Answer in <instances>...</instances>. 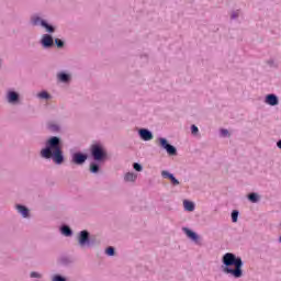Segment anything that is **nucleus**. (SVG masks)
<instances>
[{
  "mask_svg": "<svg viewBox=\"0 0 281 281\" xmlns=\"http://www.w3.org/2000/svg\"><path fill=\"white\" fill-rule=\"evenodd\" d=\"M19 100V94L14 91L8 93V102H16Z\"/></svg>",
  "mask_w": 281,
  "mask_h": 281,
  "instance_id": "4468645a",
  "label": "nucleus"
},
{
  "mask_svg": "<svg viewBox=\"0 0 281 281\" xmlns=\"http://www.w3.org/2000/svg\"><path fill=\"white\" fill-rule=\"evenodd\" d=\"M58 78L61 82H67L69 80V75L61 72L58 75Z\"/></svg>",
  "mask_w": 281,
  "mask_h": 281,
  "instance_id": "f3484780",
  "label": "nucleus"
},
{
  "mask_svg": "<svg viewBox=\"0 0 281 281\" xmlns=\"http://www.w3.org/2000/svg\"><path fill=\"white\" fill-rule=\"evenodd\" d=\"M248 199H249V201H251V203H258V194H256V193H250L248 195Z\"/></svg>",
  "mask_w": 281,
  "mask_h": 281,
  "instance_id": "a211bd4d",
  "label": "nucleus"
},
{
  "mask_svg": "<svg viewBox=\"0 0 281 281\" xmlns=\"http://www.w3.org/2000/svg\"><path fill=\"white\" fill-rule=\"evenodd\" d=\"M61 234H64V236H71V228H69V226H63Z\"/></svg>",
  "mask_w": 281,
  "mask_h": 281,
  "instance_id": "dca6fc26",
  "label": "nucleus"
},
{
  "mask_svg": "<svg viewBox=\"0 0 281 281\" xmlns=\"http://www.w3.org/2000/svg\"><path fill=\"white\" fill-rule=\"evenodd\" d=\"M135 179H137V175H135L133 172H127L124 177V181H126V182H133V181H135Z\"/></svg>",
  "mask_w": 281,
  "mask_h": 281,
  "instance_id": "2eb2a0df",
  "label": "nucleus"
},
{
  "mask_svg": "<svg viewBox=\"0 0 281 281\" xmlns=\"http://www.w3.org/2000/svg\"><path fill=\"white\" fill-rule=\"evenodd\" d=\"M184 233L188 236V238H191V240H199V235H196V233L190 231L189 228H184Z\"/></svg>",
  "mask_w": 281,
  "mask_h": 281,
  "instance_id": "f8f14e48",
  "label": "nucleus"
},
{
  "mask_svg": "<svg viewBox=\"0 0 281 281\" xmlns=\"http://www.w3.org/2000/svg\"><path fill=\"white\" fill-rule=\"evenodd\" d=\"M277 146H278V148L281 149V140H279V142L277 143Z\"/></svg>",
  "mask_w": 281,
  "mask_h": 281,
  "instance_id": "2f4dec72",
  "label": "nucleus"
},
{
  "mask_svg": "<svg viewBox=\"0 0 281 281\" xmlns=\"http://www.w3.org/2000/svg\"><path fill=\"white\" fill-rule=\"evenodd\" d=\"M98 170H100V167L95 164H91L90 165V171L91 172H98Z\"/></svg>",
  "mask_w": 281,
  "mask_h": 281,
  "instance_id": "5701e85b",
  "label": "nucleus"
},
{
  "mask_svg": "<svg viewBox=\"0 0 281 281\" xmlns=\"http://www.w3.org/2000/svg\"><path fill=\"white\" fill-rule=\"evenodd\" d=\"M223 265H225L224 273H228L233 278H243V259L240 257L227 252L223 256Z\"/></svg>",
  "mask_w": 281,
  "mask_h": 281,
  "instance_id": "f257e3e1",
  "label": "nucleus"
},
{
  "mask_svg": "<svg viewBox=\"0 0 281 281\" xmlns=\"http://www.w3.org/2000/svg\"><path fill=\"white\" fill-rule=\"evenodd\" d=\"M87 161V155L76 153L72 155V162L77 164V166H82Z\"/></svg>",
  "mask_w": 281,
  "mask_h": 281,
  "instance_id": "39448f33",
  "label": "nucleus"
},
{
  "mask_svg": "<svg viewBox=\"0 0 281 281\" xmlns=\"http://www.w3.org/2000/svg\"><path fill=\"white\" fill-rule=\"evenodd\" d=\"M232 221L233 223H238V211L232 212Z\"/></svg>",
  "mask_w": 281,
  "mask_h": 281,
  "instance_id": "6ab92c4d",
  "label": "nucleus"
},
{
  "mask_svg": "<svg viewBox=\"0 0 281 281\" xmlns=\"http://www.w3.org/2000/svg\"><path fill=\"white\" fill-rule=\"evenodd\" d=\"M159 144L161 148L167 150L168 155L175 156L177 155V148L170 144H168V140L166 138H159Z\"/></svg>",
  "mask_w": 281,
  "mask_h": 281,
  "instance_id": "20e7f679",
  "label": "nucleus"
},
{
  "mask_svg": "<svg viewBox=\"0 0 281 281\" xmlns=\"http://www.w3.org/2000/svg\"><path fill=\"white\" fill-rule=\"evenodd\" d=\"M138 135L142 137V128L138 130Z\"/></svg>",
  "mask_w": 281,
  "mask_h": 281,
  "instance_id": "473e14b6",
  "label": "nucleus"
},
{
  "mask_svg": "<svg viewBox=\"0 0 281 281\" xmlns=\"http://www.w3.org/2000/svg\"><path fill=\"white\" fill-rule=\"evenodd\" d=\"M105 254L108 256H115V248H113V247L106 248Z\"/></svg>",
  "mask_w": 281,
  "mask_h": 281,
  "instance_id": "412c9836",
  "label": "nucleus"
},
{
  "mask_svg": "<svg viewBox=\"0 0 281 281\" xmlns=\"http://www.w3.org/2000/svg\"><path fill=\"white\" fill-rule=\"evenodd\" d=\"M221 135H222L223 137H227V136L229 135V131H227V130H222V131H221Z\"/></svg>",
  "mask_w": 281,
  "mask_h": 281,
  "instance_id": "c85d7f7f",
  "label": "nucleus"
},
{
  "mask_svg": "<svg viewBox=\"0 0 281 281\" xmlns=\"http://www.w3.org/2000/svg\"><path fill=\"white\" fill-rule=\"evenodd\" d=\"M183 205H184V210H187V212H194V203L193 202L184 200Z\"/></svg>",
  "mask_w": 281,
  "mask_h": 281,
  "instance_id": "ddd939ff",
  "label": "nucleus"
},
{
  "mask_svg": "<svg viewBox=\"0 0 281 281\" xmlns=\"http://www.w3.org/2000/svg\"><path fill=\"white\" fill-rule=\"evenodd\" d=\"M42 45L44 47H52V45H54V37L49 34H45L42 38Z\"/></svg>",
  "mask_w": 281,
  "mask_h": 281,
  "instance_id": "6e6552de",
  "label": "nucleus"
},
{
  "mask_svg": "<svg viewBox=\"0 0 281 281\" xmlns=\"http://www.w3.org/2000/svg\"><path fill=\"white\" fill-rule=\"evenodd\" d=\"M191 132H192V135H196V133H199V127H196V125H192Z\"/></svg>",
  "mask_w": 281,
  "mask_h": 281,
  "instance_id": "a878e982",
  "label": "nucleus"
},
{
  "mask_svg": "<svg viewBox=\"0 0 281 281\" xmlns=\"http://www.w3.org/2000/svg\"><path fill=\"white\" fill-rule=\"evenodd\" d=\"M238 14H239V12L235 11V12L232 13L231 16H232V19H237Z\"/></svg>",
  "mask_w": 281,
  "mask_h": 281,
  "instance_id": "7c9ffc66",
  "label": "nucleus"
},
{
  "mask_svg": "<svg viewBox=\"0 0 281 281\" xmlns=\"http://www.w3.org/2000/svg\"><path fill=\"white\" fill-rule=\"evenodd\" d=\"M266 103L270 104V106H276L278 104V97L276 94H268L266 97Z\"/></svg>",
  "mask_w": 281,
  "mask_h": 281,
  "instance_id": "1a4fd4ad",
  "label": "nucleus"
},
{
  "mask_svg": "<svg viewBox=\"0 0 281 281\" xmlns=\"http://www.w3.org/2000/svg\"><path fill=\"white\" fill-rule=\"evenodd\" d=\"M55 43H56L57 47H64L65 46V43L63 42V40L56 38Z\"/></svg>",
  "mask_w": 281,
  "mask_h": 281,
  "instance_id": "393cba45",
  "label": "nucleus"
},
{
  "mask_svg": "<svg viewBox=\"0 0 281 281\" xmlns=\"http://www.w3.org/2000/svg\"><path fill=\"white\" fill-rule=\"evenodd\" d=\"M31 278H41V274H38L37 272H32Z\"/></svg>",
  "mask_w": 281,
  "mask_h": 281,
  "instance_id": "c756f323",
  "label": "nucleus"
},
{
  "mask_svg": "<svg viewBox=\"0 0 281 281\" xmlns=\"http://www.w3.org/2000/svg\"><path fill=\"white\" fill-rule=\"evenodd\" d=\"M91 155L94 159V161H102L104 157H106V153L104 151V148L100 145H92L91 146Z\"/></svg>",
  "mask_w": 281,
  "mask_h": 281,
  "instance_id": "7ed1b4c3",
  "label": "nucleus"
},
{
  "mask_svg": "<svg viewBox=\"0 0 281 281\" xmlns=\"http://www.w3.org/2000/svg\"><path fill=\"white\" fill-rule=\"evenodd\" d=\"M16 210L24 218H27L30 216V210L23 205H16Z\"/></svg>",
  "mask_w": 281,
  "mask_h": 281,
  "instance_id": "9b49d317",
  "label": "nucleus"
},
{
  "mask_svg": "<svg viewBox=\"0 0 281 281\" xmlns=\"http://www.w3.org/2000/svg\"><path fill=\"white\" fill-rule=\"evenodd\" d=\"M161 177L164 179H170V177H173V175L168 172V171H166V170H164V171H161Z\"/></svg>",
  "mask_w": 281,
  "mask_h": 281,
  "instance_id": "4be33fe9",
  "label": "nucleus"
},
{
  "mask_svg": "<svg viewBox=\"0 0 281 281\" xmlns=\"http://www.w3.org/2000/svg\"><path fill=\"white\" fill-rule=\"evenodd\" d=\"M142 139L144 142H150L153 139V133L146 128L142 130Z\"/></svg>",
  "mask_w": 281,
  "mask_h": 281,
  "instance_id": "9d476101",
  "label": "nucleus"
},
{
  "mask_svg": "<svg viewBox=\"0 0 281 281\" xmlns=\"http://www.w3.org/2000/svg\"><path fill=\"white\" fill-rule=\"evenodd\" d=\"M38 98H41L42 100H48L49 98V93L43 91L38 93Z\"/></svg>",
  "mask_w": 281,
  "mask_h": 281,
  "instance_id": "aec40b11",
  "label": "nucleus"
},
{
  "mask_svg": "<svg viewBox=\"0 0 281 281\" xmlns=\"http://www.w3.org/2000/svg\"><path fill=\"white\" fill-rule=\"evenodd\" d=\"M33 25H38L41 23L42 27H45L47 32H54V26L47 24L41 18H33Z\"/></svg>",
  "mask_w": 281,
  "mask_h": 281,
  "instance_id": "423d86ee",
  "label": "nucleus"
},
{
  "mask_svg": "<svg viewBox=\"0 0 281 281\" xmlns=\"http://www.w3.org/2000/svg\"><path fill=\"white\" fill-rule=\"evenodd\" d=\"M169 177H170L169 181H171L172 186H179V180H177L175 176H169Z\"/></svg>",
  "mask_w": 281,
  "mask_h": 281,
  "instance_id": "b1692460",
  "label": "nucleus"
},
{
  "mask_svg": "<svg viewBox=\"0 0 281 281\" xmlns=\"http://www.w3.org/2000/svg\"><path fill=\"white\" fill-rule=\"evenodd\" d=\"M134 170H137V172H142V165L135 162L134 164Z\"/></svg>",
  "mask_w": 281,
  "mask_h": 281,
  "instance_id": "bb28decb",
  "label": "nucleus"
},
{
  "mask_svg": "<svg viewBox=\"0 0 281 281\" xmlns=\"http://www.w3.org/2000/svg\"><path fill=\"white\" fill-rule=\"evenodd\" d=\"M89 244V232L81 231L79 236V245L85 247V245Z\"/></svg>",
  "mask_w": 281,
  "mask_h": 281,
  "instance_id": "0eeeda50",
  "label": "nucleus"
},
{
  "mask_svg": "<svg viewBox=\"0 0 281 281\" xmlns=\"http://www.w3.org/2000/svg\"><path fill=\"white\" fill-rule=\"evenodd\" d=\"M53 281H66L65 278L60 277V276H55L53 278Z\"/></svg>",
  "mask_w": 281,
  "mask_h": 281,
  "instance_id": "cd10ccee",
  "label": "nucleus"
},
{
  "mask_svg": "<svg viewBox=\"0 0 281 281\" xmlns=\"http://www.w3.org/2000/svg\"><path fill=\"white\" fill-rule=\"evenodd\" d=\"M41 155L45 159L53 157L55 164H60L64 159L63 150H60V139L56 136L52 137L47 143V147L42 149Z\"/></svg>",
  "mask_w": 281,
  "mask_h": 281,
  "instance_id": "f03ea898",
  "label": "nucleus"
}]
</instances>
